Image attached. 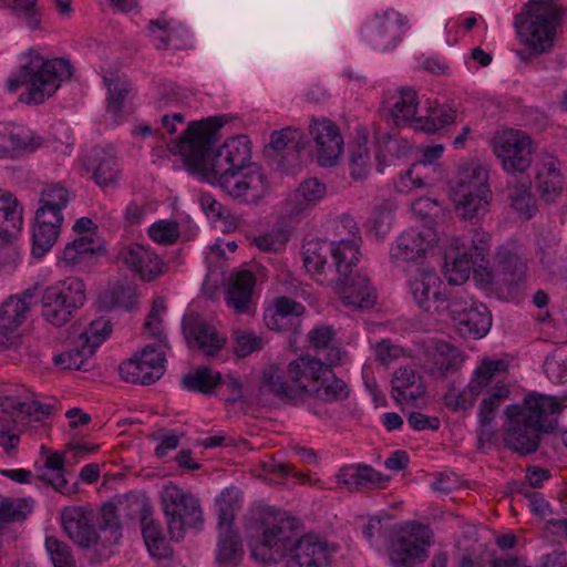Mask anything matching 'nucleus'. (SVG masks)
<instances>
[{
    "label": "nucleus",
    "instance_id": "412c9836",
    "mask_svg": "<svg viewBox=\"0 0 567 567\" xmlns=\"http://www.w3.org/2000/svg\"><path fill=\"white\" fill-rule=\"evenodd\" d=\"M309 132L318 163L326 167L336 165L343 153V138L338 126L328 118H313Z\"/></svg>",
    "mask_w": 567,
    "mask_h": 567
},
{
    "label": "nucleus",
    "instance_id": "c756f323",
    "mask_svg": "<svg viewBox=\"0 0 567 567\" xmlns=\"http://www.w3.org/2000/svg\"><path fill=\"white\" fill-rule=\"evenodd\" d=\"M535 187L542 198L555 200L564 190L565 176L559 159L549 153L539 155L535 164Z\"/></svg>",
    "mask_w": 567,
    "mask_h": 567
},
{
    "label": "nucleus",
    "instance_id": "a18cd8bd",
    "mask_svg": "<svg viewBox=\"0 0 567 567\" xmlns=\"http://www.w3.org/2000/svg\"><path fill=\"white\" fill-rule=\"evenodd\" d=\"M305 311V307L289 298L280 297L275 300L274 307L265 313L267 326L272 330H284L290 317L296 319Z\"/></svg>",
    "mask_w": 567,
    "mask_h": 567
},
{
    "label": "nucleus",
    "instance_id": "a878e982",
    "mask_svg": "<svg viewBox=\"0 0 567 567\" xmlns=\"http://www.w3.org/2000/svg\"><path fill=\"white\" fill-rule=\"evenodd\" d=\"M331 551L326 542L312 535L295 539L286 559L285 567H329Z\"/></svg>",
    "mask_w": 567,
    "mask_h": 567
},
{
    "label": "nucleus",
    "instance_id": "6e6552de",
    "mask_svg": "<svg viewBox=\"0 0 567 567\" xmlns=\"http://www.w3.org/2000/svg\"><path fill=\"white\" fill-rule=\"evenodd\" d=\"M159 497L172 539L181 540L187 528H196L202 524L199 502L190 492L168 482L163 486Z\"/></svg>",
    "mask_w": 567,
    "mask_h": 567
},
{
    "label": "nucleus",
    "instance_id": "aec40b11",
    "mask_svg": "<svg viewBox=\"0 0 567 567\" xmlns=\"http://www.w3.org/2000/svg\"><path fill=\"white\" fill-rule=\"evenodd\" d=\"M80 161L83 169L91 175L97 186L113 187L118 182L121 162L113 147H93L84 153Z\"/></svg>",
    "mask_w": 567,
    "mask_h": 567
},
{
    "label": "nucleus",
    "instance_id": "bf43d9fd",
    "mask_svg": "<svg viewBox=\"0 0 567 567\" xmlns=\"http://www.w3.org/2000/svg\"><path fill=\"white\" fill-rule=\"evenodd\" d=\"M32 509V502L25 498H7L0 495V524L24 519Z\"/></svg>",
    "mask_w": 567,
    "mask_h": 567
},
{
    "label": "nucleus",
    "instance_id": "2eb2a0df",
    "mask_svg": "<svg viewBox=\"0 0 567 567\" xmlns=\"http://www.w3.org/2000/svg\"><path fill=\"white\" fill-rule=\"evenodd\" d=\"M213 184L220 187L234 199L246 204L258 203L269 192V182L266 174L255 164H249L246 168L219 177Z\"/></svg>",
    "mask_w": 567,
    "mask_h": 567
},
{
    "label": "nucleus",
    "instance_id": "338daca9",
    "mask_svg": "<svg viewBox=\"0 0 567 567\" xmlns=\"http://www.w3.org/2000/svg\"><path fill=\"white\" fill-rule=\"evenodd\" d=\"M424 171V164L414 163L406 172L401 174L395 184L396 189L400 193H410L416 188L425 186L427 184V178Z\"/></svg>",
    "mask_w": 567,
    "mask_h": 567
},
{
    "label": "nucleus",
    "instance_id": "ddd939ff",
    "mask_svg": "<svg viewBox=\"0 0 567 567\" xmlns=\"http://www.w3.org/2000/svg\"><path fill=\"white\" fill-rule=\"evenodd\" d=\"M409 20L394 9L374 13L361 28L362 40L373 49L385 52L392 50L402 39Z\"/></svg>",
    "mask_w": 567,
    "mask_h": 567
},
{
    "label": "nucleus",
    "instance_id": "58836bf2",
    "mask_svg": "<svg viewBox=\"0 0 567 567\" xmlns=\"http://www.w3.org/2000/svg\"><path fill=\"white\" fill-rule=\"evenodd\" d=\"M23 208L9 190L0 189V240L14 239L23 224Z\"/></svg>",
    "mask_w": 567,
    "mask_h": 567
},
{
    "label": "nucleus",
    "instance_id": "473e14b6",
    "mask_svg": "<svg viewBox=\"0 0 567 567\" xmlns=\"http://www.w3.org/2000/svg\"><path fill=\"white\" fill-rule=\"evenodd\" d=\"M392 398L400 404H416L426 394L422 375L413 367H400L391 380Z\"/></svg>",
    "mask_w": 567,
    "mask_h": 567
},
{
    "label": "nucleus",
    "instance_id": "7ed1b4c3",
    "mask_svg": "<svg viewBox=\"0 0 567 567\" xmlns=\"http://www.w3.org/2000/svg\"><path fill=\"white\" fill-rule=\"evenodd\" d=\"M223 125L219 116L193 122L184 135L169 145L171 153L181 155L190 171L212 184L219 177L246 168L250 159L249 141L244 135L228 138L215 154H210L216 132Z\"/></svg>",
    "mask_w": 567,
    "mask_h": 567
},
{
    "label": "nucleus",
    "instance_id": "09e8293b",
    "mask_svg": "<svg viewBox=\"0 0 567 567\" xmlns=\"http://www.w3.org/2000/svg\"><path fill=\"white\" fill-rule=\"evenodd\" d=\"M73 198V193L65 186L54 183L47 185L40 195V206L38 210H48L59 216H63L62 210Z\"/></svg>",
    "mask_w": 567,
    "mask_h": 567
},
{
    "label": "nucleus",
    "instance_id": "5701e85b",
    "mask_svg": "<svg viewBox=\"0 0 567 567\" xmlns=\"http://www.w3.org/2000/svg\"><path fill=\"white\" fill-rule=\"evenodd\" d=\"M504 413L507 417L504 425L505 444L522 455L535 452L539 445L542 431L526 422L522 417L523 412L516 408H506Z\"/></svg>",
    "mask_w": 567,
    "mask_h": 567
},
{
    "label": "nucleus",
    "instance_id": "4d7b16f0",
    "mask_svg": "<svg viewBox=\"0 0 567 567\" xmlns=\"http://www.w3.org/2000/svg\"><path fill=\"white\" fill-rule=\"evenodd\" d=\"M142 534L147 550L153 557L161 558L166 555L165 539L157 522L144 516L142 518Z\"/></svg>",
    "mask_w": 567,
    "mask_h": 567
},
{
    "label": "nucleus",
    "instance_id": "f03ea898",
    "mask_svg": "<svg viewBox=\"0 0 567 567\" xmlns=\"http://www.w3.org/2000/svg\"><path fill=\"white\" fill-rule=\"evenodd\" d=\"M323 363L309 354L291 360L285 367L277 363L268 364L261 374V383L279 398L297 401L315 398L323 402H334L348 396L349 390L344 381L337 378L332 365L342 360L339 349H331Z\"/></svg>",
    "mask_w": 567,
    "mask_h": 567
},
{
    "label": "nucleus",
    "instance_id": "cd10ccee",
    "mask_svg": "<svg viewBox=\"0 0 567 567\" xmlns=\"http://www.w3.org/2000/svg\"><path fill=\"white\" fill-rule=\"evenodd\" d=\"M0 409L3 413L14 414V422L29 417L40 421L52 412V406L41 404L33 394L23 386H18L0 396Z\"/></svg>",
    "mask_w": 567,
    "mask_h": 567
},
{
    "label": "nucleus",
    "instance_id": "c9c22d12",
    "mask_svg": "<svg viewBox=\"0 0 567 567\" xmlns=\"http://www.w3.org/2000/svg\"><path fill=\"white\" fill-rule=\"evenodd\" d=\"M337 483L350 491L363 488H383L389 478L370 466L349 465L342 467L336 475Z\"/></svg>",
    "mask_w": 567,
    "mask_h": 567
},
{
    "label": "nucleus",
    "instance_id": "393cba45",
    "mask_svg": "<svg viewBox=\"0 0 567 567\" xmlns=\"http://www.w3.org/2000/svg\"><path fill=\"white\" fill-rule=\"evenodd\" d=\"M183 332L189 347L199 349L208 357L217 354L226 344V337L198 315L184 317Z\"/></svg>",
    "mask_w": 567,
    "mask_h": 567
},
{
    "label": "nucleus",
    "instance_id": "7c9ffc66",
    "mask_svg": "<svg viewBox=\"0 0 567 567\" xmlns=\"http://www.w3.org/2000/svg\"><path fill=\"white\" fill-rule=\"evenodd\" d=\"M337 293L341 303L352 310L372 308L378 299L377 291L369 278L363 275L338 278Z\"/></svg>",
    "mask_w": 567,
    "mask_h": 567
},
{
    "label": "nucleus",
    "instance_id": "69168bd1",
    "mask_svg": "<svg viewBox=\"0 0 567 567\" xmlns=\"http://www.w3.org/2000/svg\"><path fill=\"white\" fill-rule=\"evenodd\" d=\"M148 236L161 245H173L179 237V228L176 221L162 219L148 228Z\"/></svg>",
    "mask_w": 567,
    "mask_h": 567
},
{
    "label": "nucleus",
    "instance_id": "603ef678",
    "mask_svg": "<svg viewBox=\"0 0 567 567\" xmlns=\"http://www.w3.org/2000/svg\"><path fill=\"white\" fill-rule=\"evenodd\" d=\"M544 371L551 382L567 383V343L556 347L546 357Z\"/></svg>",
    "mask_w": 567,
    "mask_h": 567
},
{
    "label": "nucleus",
    "instance_id": "423d86ee",
    "mask_svg": "<svg viewBox=\"0 0 567 567\" xmlns=\"http://www.w3.org/2000/svg\"><path fill=\"white\" fill-rule=\"evenodd\" d=\"M559 20L560 10L553 0L534 1L516 20L517 37L533 55L547 53L554 47Z\"/></svg>",
    "mask_w": 567,
    "mask_h": 567
},
{
    "label": "nucleus",
    "instance_id": "4be33fe9",
    "mask_svg": "<svg viewBox=\"0 0 567 567\" xmlns=\"http://www.w3.org/2000/svg\"><path fill=\"white\" fill-rule=\"evenodd\" d=\"M117 260L145 281H152L164 272L163 260L148 245H124L118 251Z\"/></svg>",
    "mask_w": 567,
    "mask_h": 567
},
{
    "label": "nucleus",
    "instance_id": "a211bd4d",
    "mask_svg": "<svg viewBox=\"0 0 567 567\" xmlns=\"http://www.w3.org/2000/svg\"><path fill=\"white\" fill-rule=\"evenodd\" d=\"M164 349L163 346H145L140 353L120 365L122 379L131 383H154L165 372Z\"/></svg>",
    "mask_w": 567,
    "mask_h": 567
},
{
    "label": "nucleus",
    "instance_id": "4468645a",
    "mask_svg": "<svg viewBox=\"0 0 567 567\" xmlns=\"http://www.w3.org/2000/svg\"><path fill=\"white\" fill-rule=\"evenodd\" d=\"M432 532L429 527L406 523L402 525L392 540L390 560L395 567H412L426 558Z\"/></svg>",
    "mask_w": 567,
    "mask_h": 567
},
{
    "label": "nucleus",
    "instance_id": "ea45409f",
    "mask_svg": "<svg viewBox=\"0 0 567 567\" xmlns=\"http://www.w3.org/2000/svg\"><path fill=\"white\" fill-rule=\"evenodd\" d=\"M326 196V186L317 178L302 182L288 198L286 210L290 216H298L315 206Z\"/></svg>",
    "mask_w": 567,
    "mask_h": 567
},
{
    "label": "nucleus",
    "instance_id": "49530a36",
    "mask_svg": "<svg viewBox=\"0 0 567 567\" xmlns=\"http://www.w3.org/2000/svg\"><path fill=\"white\" fill-rule=\"evenodd\" d=\"M464 359L463 353L456 347L440 341L432 354V372L437 375L454 372L463 365Z\"/></svg>",
    "mask_w": 567,
    "mask_h": 567
},
{
    "label": "nucleus",
    "instance_id": "774afa93",
    "mask_svg": "<svg viewBox=\"0 0 567 567\" xmlns=\"http://www.w3.org/2000/svg\"><path fill=\"white\" fill-rule=\"evenodd\" d=\"M262 339L250 331L238 330L234 333V353L238 358H245L254 352L261 350Z\"/></svg>",
    "mask_w": 567,
    "mask_h": 567
},
{
    "label": "nucleus",
    "instance_id": "f704fd0d",
    "mask_svg": "<svg viewBox=\"0 0 567 567\" xmlns=\"http://www.w3.org/2000/svg\"><path fill=\"white\" fill-rule=\"evenodd\" d=\"M330 243L319 238L307 240L302 246L303 267L319 284H324L328 280V271L331 270V266L328 265L327 258L330 256Z\"/></svg>",
    "mask_w": 567,
    "mask_h": 567
},
{
    "label": "nucleus",
    "instance_id": "f3484780",
    "mask_svg": "<svg viewBox=\"0 0 567 567\" xmlns=\"http://www.w3.org/2000/svg\"><path fill=\"white\" fill-rule=\"evenodd\" d=\"M34 296L35 289L29 288L0 302V347L9 348L17 342L19 329L28 318Z\"/></svg>",
    "mask_w": 567,
    "mask_h": 567
},
{
    "label": "nucleus",
    "instance_id": "de8ad7c7",
    "mask_svg": "<svg viewBox=\"0 0 567 567\" xmlns=\"http://www.w3.org/2000/svg\"><path fill=\"white\" fill-rule=\"evenodd\" d=\"M147 32L156 49H166L173 41L182 38L185 30L179 23L159 17L148 22Z\"/></svg>",
    "mask_w": 567,
    "mask_h": 567
},
{
    "label": "nucleus",
    "instance_id": "9b49d317",
    "mask_svg": "<svg viewBox=\"0 0 567 567\" xmlns=\"http://www.w3.org/2000/svg\"><path fill=\"white\" fill-rule=\"evenodd\" d=\"M235 497L234 491L226 489L217 499L219 535L215 550V560L219 567H235L244 557L241 539L231 525L234 508L230 502Z\"/></svg>",
    "mask_w": 567,
    "mask_h": 567
},
{
    "label": "nucleus",
    "instance_id": "37998d69",
    "mask_svg": "<svg viewBox=\"0 0 567 567\" xmlns=\"http://www.w3.org/2000/svg\"><path fill=\"white\" fill-rule=\"evenodd\" d=\"M101 241L97 236H79L73 241L65 245L61 256L59 257V265H63L68 268H74L75 266L92 258L101 250Z\"/></svg>",
    "mask_w": 567,
    "mask_h": 567
},
{
    "label": "nucleus",
    "instance_id": "4c0bfd02",
    "mask_svg": "<svg viewBox=\"0 0 567 567\" xmlns=\"http://www.w3.org/2000/svg\"><path fill=\"white\" fill-rule=\"evenodd\" d=\"M256 278L251 271L240 270L230 277L227 306L237 313L249 312Z\"/></svg>",
    "mask_w": 567,
    "mask_h": 567
},
{
    "label": "nucleus",
    "instance_id": "a19ab883",
    "mask_svg": "<svg viewBox=\"0 0 567 567\" xmlns=\"http://www.w3.org/2000/svg\"><path fill=\"white\" fill-rule=\"evenodd\" d=\"M330 243V256L339 278L350 277L352 268L360 260V238L341 239Z\"/></svg>",
    "mask_w": 567,
    "mask_h": 567
},
{
    "label": "nucleus",
    "instance_id": "dca6fc26",
    "mask_svg": "<svg viewBox=\"0 0 567 567\" xmlns=\"http://www.w3.org/2000/svg\"><path fill=\"white\" fill-rule=\"evenodd\" d=\"M455 322L457 330L464 337L483 338L492 326V316L488 309L465 296H453L445 310Z\"/></svg>",
    "mask_w": 567,
    "mask_h": 567
},
{
    "label": "nucleus",
    "instance_id": "052dcab7",
    "mask_svg": "<svg viewBox=\"0 0 567 567\" xmlns=\"http://www.w3.org/2000/svg\"><path fill=\"white\" fill-rule=\"evenodd\" d=\"M93 355L85 346L76 344V348L56 354L53 358L55 365L61 369L80 370L86 364V361Z\"/></svg>",
    "mask_w": 567,
    "mask_h": 567
},
{
    "label": "nucleus",
    "instance_id": "0e129e2a",
    "mask_svg": "<svg viewBox=\"0 0 567 567\" xmlns=\"http://www.w3.org/2000/svg\"><path fill=\"white\" fill-rule=\"evenodd\" d=\"M164 310L165 307L163 300H154L152 309L146 317L144 327L146 331L156 339L157 342L155 346H163V348H166L167 341L162 324V313Z\"/></svg>",
    "mask_w": 567,
    "mask_h": 567
},
{
    "label": "nucleus",
    "instance_id": "5fc2aeb1",
    "mask_svg": "<svg viewBox=\"0 0 567 567\" xmlns=\"http://www.w3.org/2000/svg\"><path fill=\"white\" fill-rule=\"evenodd\" d=\"M221 375L209 368H200L183 378V386L189 391L209 393L219 384Z\"/></svg>",
    "mask_w": 567,
    "mask_h": 567
},
{
    "label": "nucleus",
    "instance_id": "864d4df0",
    "mask_svg": "<svg viewBox=\"0 0 567 567\" xmlns=\"http://www.w3.org/2000/svg\"><path fill=\"white\" fill-rule=\"evenodd\" d=\"M112 324L104 318L93 320L79 336V344L94 354L95 350L111 336Z\"/></svg>",
    "mask_w": 567,
    "mask_h": 567
},
{
    "label": "nucleus",
    "instance_id": "8fccbe9b",
    "mask_svg": "<svg viewBox=\"0 0 567 567\" xmlns=\"http://www.w3.org/2000/svg\"><path fill=\"white\" fill-rule=\"evenodd\" d=\"M456 111L447 105L435 107L429 116L414 121L413 130L424 133H435L455 123Z\"/></svg>",
    "mask_w": 567,
    "mask_h": 567
},
{
    "label": "nucleus",
    "instance_id": "9d476101",
    "mask_svg": "<svg viewBox=\"0 0 567 567\" xmlns=\"http://www.w3.org/2000/svg\"><path fill=\"white\" fill-rule=\"evenodd\" d=\"M492 150L507 173H524L533 163L532 138L520 130L506 128L496 132L492 138Z\"/></svg>",
    "mask_w": 567,
    "mask_h": 567
},
{
    "label": "nucleus",
    "instance_id": "c03bdc74",
    "mask_svg": "<svg viewBox=\"0 0 567 567\" xmlns=\"http://www.w3.org/2000/svg\"><path fill=\"white\" fill-rule=\"evenodd\" d=\"M107 87L106 113L117 121L122 114L124 101L131 90L127 79L118 72L106 71L103 75Z\"/></svg>",
    "mask_w": 567,
    "mask_h": 567
},
{
    "label": "nucleus",
    "instance_id": "72a5a7b5",
    "mask_svg": "<svg viewBox=\"0 0 567 567\" xmlns=\"http://www.w3.org/2000/svg\"><path fill=\"white\" fill-rule=\"evenodd\" d=\"M64 217L49 213L48 210H37L35 224L32 233V255L42 257L55 244Z\"/></svg>",
    "mask_w": 567,
    "mask_h": 567
},
{
    "label": "nucleus",
    "instance_id": "f257e3e1",
    "mask_svg": "<svg viewBox=\"0 0 567 567\" xmlns=\"http://www.w3.org/2000/svg\"><path fill=\"white\" fill-rule=\"evenodd\" d=\"M491 236L481 228L450 237L444 248L443 272L449 284L462 285L473 271L484 286H494L505 299L517 297L526 278V265L513 245H503L494 256V269L486 266Z\"/></svg>",
    "mask_w": 567,
    "mask_h": 567
},
{
    "label": "nucleus",
    "instance_id": "bb28decb",
    "mask_svg": "<svg viewBox=\"0 0 567 567\" xmlns=\"http://www.w3.org/2000/svg\"><path fill=\"white\" fill-rule=\"evenodd\" d=\"M567 406V395L549 396L538 393L526 395L522 405H509L523 412L522 417L542 432L550 427L548 419Z\"/></svg>",
    "mask_w": 567,
    "mask_h": 567
},
{
    "label": "nucleus",
    "instance_id": "0eeeda50",
    "mask_svg": "<svg viewBox=\"0 0 567 567\" xmlns=\"http://www.w3.org/2000/svg\"><path fill=\"white\" fill-rule=\"evenodd\" d=\"M295 539L289 523L280 514H267L249 536L248 546L256 561L271 565L286 559Z\"/></svg>",
    "mask_w": 567,
    "mask_h": 567
},
{
    "label": "nucleus",
    "instance_id": "79ce46f5",
    "mask_svg": "<svg viewBox=\"0 0 567 567\" xmlns=\"http://www.w3.org/2000/svg\"><path fill=\"white\" fill-rule=\"evenodd\" d=\"M419 105L417 94L413 89L399 90L389 101V112L396 126H410L413 128L415 113Z\"/></svg>",
    "mask_w": 567,
    "mask_h": 567
},
{
    "label": "nucleus",
    "instance_id": "20e7f679",
    "mask_svg": "<svg viewBox=\"0 0 567 567\" xmlns=\"http://www.w3.org/2000/svg\"><path fill=\"white\" fill-rule=\"evenodd\" d=\"M72 75V66L64 59H47L39 51L30 49L19 58L18 69L6 81L9 93L20 87L24 92L20 102L40 105L51 97L60 87L61 82Z\"/></svg>",
    "mask_w": 567,
    "mask_h": 567
},
{
    "label": "nucleus",
    "instance_id": "6ab92c4d",
    "mask_svg": "<svg viewBox=\"0 0 567 567\" xmlns=\"http://www.w3.org/2000/svg\"><path fill=\"white\" fill-rule=\"evenodd\" d=\"M409 286L420 308L431 313H445L452 297L441 292V279L434 269H416L411 276Z\"/></svg>",
    "mask_w": 567,
    "mask_h": 567
},
{
    "label": "nucleus",
    "instance_id": "c85d7f7f",
    "mask_svg": "<svg viewBox=\"0 0 567 567\" xmlns=\"http://www.w3.org/2000/svg\"><path fill=\"white\" fill-rule=\"evenodd\" d=\"M480 403L478 408V440L482 443H492L497 439L495 419L501 404L509 396V388L506 382L492 385Z\"/></svg>",
    "mask_w": 567,
    "mask_h": 567
},
{
    "label": "nucleus",
    "instance_id": "13d9d810",
    "mask_svg": "<svg viewBox=\"0 0 567 567\" xmlns=\"http://www.w3.org/2000/svg\"><path fill=\"white\" fill-rule=\"evenodd\" d=\"M289 235L285 229L276 228L254 238L256 247L267 254H281L286 250Z\"/></svg>",
    "mask_w": 567,
    "mask_h": 567
},
{
    "label": "nucleus",
    "instance_id": "e433bc0d",
    "mask_svg": "<svg viewBox=\"0 0 567 567\" xmlns=\"http://www.w3.org/2000/svg\"><path fill=\"white\" fill-rule=\"evenodd\" d=\"M508 364L505 360L484 355L478 359L470 382L472 386L482 394L492 385H496L498 382H505Z\"/></svg>",
    "mask_w": 567,
    "mask_h": 567
},
{
    "label": "nucleus",
    "instance_id": "e2e57ef3",
    "mask_svg": "<svg viewBox=\"0 0 567 567\" xmlns=\"http://www.w3.org/2000/svg\"><path fill=\"white\" fill-rule=\"evenodd\" d=\"M303 134L298 128L287 127L274 132L270 138V146L276 151L291 150L300 152L303 148Z\"/></svg>",
    "mask_w": 567,
    "mask_h": 567
},
{
    "label": "nucleus",
    "instance_id": "6e6d98bb",
    "mask_svg": "<svg viewBox=\"0 0 567 567\" xmlns=\"http://www.w3.org/2000/svg\"><path fill=\"white\" fill-rule=\"evenodd\" d=\"M508 198L512 207L523 219H529L535 214L536 200L532 195L529 187L525 184L514 185L508 188Z\"/></svg>",
    "mask_w": 567,
    "mask_h": 567
},
{
    "label": "nucleus",
    "instance_id": "f8f14e48",
    "mask_svg": "<svg viewBox=\"0 0 567 567\" xmlns=\"http://www.w3.org/2000/svg\"><path fill=\"white\" fill-rule=\"evenodd\" d=\"M440 241L435 228L429 225L412 227L403 231L391 245L390 260L396 266L415 262L435 254Z\"/></svg>",
    "mask_w": 567,
    "mask_h": 567
},
{
    "label": "nucleus",
    "instance_id": "39448f33",
    "mask_svg": "<svg viewBox=\"0 0 567 567\" xmlns=\"http://www.w3.org/2000/svg\"><path fill=\"white\" fill-rule=\"evenodd\" d=\"M487 179V171L480 162L468 161L460 165L451 198L462 219L475 221L488 212L491 190Z\"/></svg>",
    "mask_w": 567,
    "mask_h": 567
},
{
    "label": "nucleus",
    "instance_id": "1a4fd4ad",
    "mask_svg": "<svg viewBox=\"0 0 567 567\" xmlns=\"http://www.w3.org/2000/svg\"><path fill=\"white\" fill-rule=\"evenodd\" d=\"M86 300L84 282L74 277L66 278L48 287L41 298V315L43 319L61 327L69 322L73 312Z\"/></svg>",
    "mask_w": 567,
    "mask_h": 567
},
{
    "label": "nucleus",
    "instance_id": "680f3d73",
    "mask_svg": "<svg viewBox=\"0 0 567 567\" xmlns=\"http://www.w3.org/2000/svg\"><path fill=\"white\" fill-rule=\"evenodd\" d=\"M45 470L49 473H43L41 477L48 481L55 489L61 491L66 485L64 478V458L59 452H51L45 457Z\"/></svg>",
    "mask_w": 567,
    "mask_h": 567
},
{
    "label": "nucleus",
    "instance_id": "2f4dec72",
    "mask_svg": "<svg viewBox=\"0 0 567 567\" xmlns=\"http://www.w3.org/2000/svg\"><path fill=\"white\" fill-rule=\"evenodd\" d=\"M61 523L65 534L81 547H90L100 538L92 524V513L84 507H65L61 513Z\"/></svg>",
    "mask_w": 567,
    "mask_h": 567
},
{
    "label": "nucleus",
    "instance_id": "3c124183",
    "mask_svg": "<svg viewBox=\"0 0 567 567\" xmlns=\"http://www.w3.org/2000/svg\"><path fill=\"white\" fill-rule=\"evenodd\" d=\"M478 395L471 382L464 388L451 385L443 396V403L453 412L467 411L474 406Z\"/></svg>",
    "mask_w": 567,
    "mask_h": 567
},
{
    "label": "nucleus",
    "instance_id": "b1692460",
    "mask_svg": "<svg viewBox=\"0 0 567 567\" xmlns=\"http://www.w3.org/2000/svg\"><path fill=\"white\" fill-rule=\"evenodd\" d=\"M44 144L45 140L25 125L0 123V158L33 153Z\"/></svg>",
    "mask_w": 567,
    "mask_h": 567
}]
</instances>
